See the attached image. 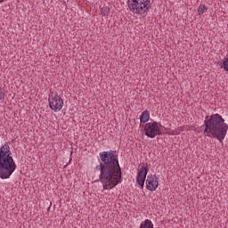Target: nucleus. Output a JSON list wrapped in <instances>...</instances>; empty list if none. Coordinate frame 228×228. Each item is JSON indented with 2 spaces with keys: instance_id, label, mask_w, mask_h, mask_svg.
I'll use <instances>...</instances> for the list:
<instances>
[{
  "instance_id": "obj_9",
  "label": "nucleus",
  "mask_w": 228,
  "mask_h": 228,
  "mask_svg": "<svg viewBox=\"0 0 228 228\" xmlns=\"http://www.w3.org/2000/svg\"><path fill=\"white\" fill-rule=\"evenodd\" d=\"M149 118H151L149 110H144L140 117L141 124H146V122H149Z\"/></svg>"
},
{
  "instance_id": "obj_3",
  "label": "nucleus",
  "mask_w": 228,
  "mask_h": 228,
  "mask_svg": "<svg viewBox=\"0 0 228 228\" xmlns=\"http://www.w3.org/2000/svg\"><path fill=\"white\" fill-rule=\"evenodd\" d=\"M17 164L12 157L10 145L5 143L0 147V179H10V175L15 172Z\"/></svg>"
},
{
  "instance_id": "obj_12",
  "label": "nucleus",
  "mask_w": 228,
  "mask_h": 228,
  "mask_svg": "<svg viewBox=\"0 0 228 228\" xmlns=\"http://www.w3.org/2000/svg\"><path fill=\"white\" fill-rule=\"evenodd\" d=\"M223 67L224 69V70H226V72H228V58L224 60V61L223 62Z\"/></svg>"
},
{
  "instance_id": "obj_13",
  "label": "nucleus",
  "mask_w": 228,
  "mask_h": 228,
  "mask_svg": "<svg viewBox=\"0 0 228 228\" xmlns=\"http://www.w3.org/2000/svg\"><path fill=\"white\" fill-rule=\"evenodd\" d=\"M4 99V92H3V88H0V101Z\"/></svg>"
},
{
  "instance_id": "obj_4",
  "label": "nucleus",
  "mask_w": 228,
  "mask_h": 228,
  "mask_svg": "<svg viewBox=\"0 0 228 228\" xmlns=\"http://www.w3.org/2000/svg\"><path fill=\"white\" fill-rule=\"evenodd\" d=\"M127 5L133 13L147 15L151 10V0H128Z\"/></svg>"
},
{
  "instance_id": "obj_5",
  "label": "nucleus",
  "mask_w": 228,
  "mask_h": 228,
  "mask_svg": "<svg viewBox=\"0 0 228 228\" xmlns=\"http://www.w3.org/2000/svg\"><path fill=\"white\" fill-rule=\"evenodd\" d=\"M161 124L154 121L153 123H146L144 126V131L148 138H156V136H161L163 132H161Z\"/></svg>"
},
{
  "instance_id": "obj_1",
  "label": "nucleus",
  "mask_w": 228,
  "mask_h": 228,
  "mask_svg": "<svg viewBox=\"0 0 228 228\" xmlns=\"http://www.w3.org/2000/svg\"><path fill=\"white\" fill-rule=\"evenodd\" d=\"M100 159L102 163L95 167L100 171L99 181L102 183L103 190H113L117 184L122 183V169L118 164L117 151L101 152Z\"/></svg>"
},
{
  "instance_id": "obj_11",
  "label": "nucleus",
  "mask_w": 228,
  "mask_h": 228,
  "mask_svg": "<svg viewBox=\"0 0 228 228\" xmlns=\"http://www.w3.org/2000/svg\"><path fill=\"white\" fill-rule=\"evenodd\" d=\"M101 13L103 17H105V15H108V13H110V8H108V7L102 8Z\"/></svg>"
},
{
  "instance_id": "obj_2",
  "label": "nucleus",
  "mask_w": 228,
  "mask_h": 228,
  "mask_svg": "<svg viewBox=\"0 0 228 228\" xmlns=\"http://www.w3.org/2000/svg\"><path fill=\"white\" fill-rule=\"evenodd\" d=\"M204 124L205 130L203 134L216 138L220 143H223L228 131V125L225 123V119L220 114H212L211 116H206Z\"/></svg>"
},
{
  "instance_id": "obj_8",
  "label": "nucleus",
  "mask_w": 228,
  "mask_h": 228,
  "mask_svg": "<svg viewBox=\"0 0 228 228\" xmlns=\"http://www.w3.org/2000/svg\"><path fill=\"white\" fill-rule=\"evenodd\" d=\"M158 186H159V179L156 175L148 176L146 179V188L150 191H156L158 189Z\"/></svg>"
},
{
  "instance_id": "obj_10",
  "label": "nucleus",
  "mask_w": 228,
  "mask_h": 228,
  "mask_svg": "<svg viewBox=\"0 0 228 228\" xmlns=\"http://www.w3.org/2000/svg\"><path fill=\"white\" fill-rule=\"evenodd\" d=\"M208 12V6L206 4H200L198 8V12L200 15H202V13H206Z\"/></svg>"
},
{
  "instance_id": "obj_6",
  "label": "nucleus",
  "mask_w": 228,
  "mask_h": 228,
  "mask_svg": "<svg viewBox=\"0 0 228 228\" xmlns=\"http://www.w3.org/2000/svg\"><path fill=\"white\" fill-rule=\"evenodd\" d=\"M49 106L53 111H60L63 108V99L58 94L51 95L49 98Z\"/></svg>"
},
{
  "instance_id": "obj_14",
  "label": "nucleus",
  "mask_w": 228,
  "mask_h": 228,
  "mask_svg": "<svg viewBox=\"0 0 228 228\" xmlns=\"http://www.w3.org/2000/svg\"><path fill=\"white\" fill-rule=\"evenodd\" d=\"M4 0H0V3H4Z\"/></svg>"
},
{
  "instance_id": "obj_7",
  "label": "nucleus",
  "mask_w": 228,
  "mask_h": 228,
  "mask_svg": "<svg viewBox=\"0 0 228 228\" xmlns=\"http://www.w3.org/2000/svg\"><path fill=\"white\" fill-rule=\"evenodd\" d=\"M149 173V167L147 166H142L140 170L137 173L136 177V183L141 186V188H143L145 184V179H147V174Z\"/></svg>"
}]
</instances>
